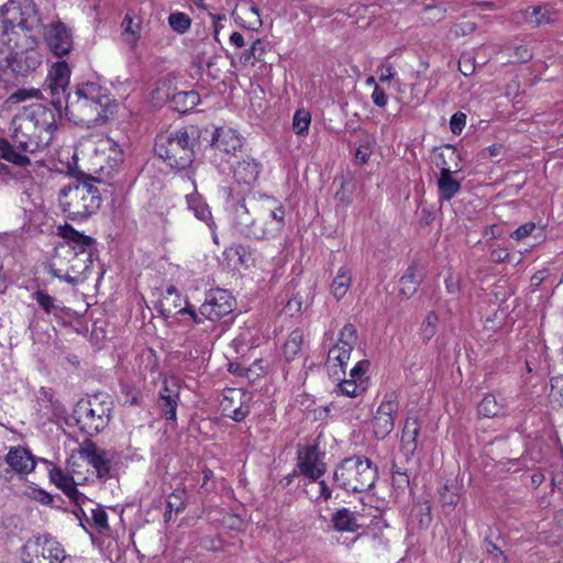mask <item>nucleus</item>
Instances as JSON below:
<instances>
[{
	"label": "nucleus",
	"instance_id": "1",
	"mask_svg": "<svg viewBox=\"0 0 563 563\" xmlns=\"http://www.w3.org/2000/svg\"><path fill=\"white\" fill-rule=\"evenodd\" d=\"M64 241L55 247L49 273L57 279L77 285L92 265V239L69 225L59 228Z\"/></svg>",
	"mask_w": 563,
	"mask_h": 563
},
{
	"label": "nucleus",
	"instance_id": "2",
	"mask_svg": "<svg viewBox=\"0 0 563 563\" xmlns=\"http://www.w3.org/2000/svg\"><path fill=\"white\" fill-rule=\"evenodd\" d=\"M55 108L42 103L23 107L11 122L12 137L18 148L24 153L45 150L57 130Z\"/></svg>",
	"mask_w": 563,
	"mask_h": 563
},
{
	"label": "nucleus",
	"instance_id": "3",
	"mask_svg": "<svg viewBox=\"0 0 563 563\" xmlns=\"http://www.w3.org/2000/svg\"><path fill=\"white\" fill-rule=\"evenodd\" d=\"M115 109L108 90L96 82L79 85L74 95L67 96L65 107L70 121L88 128L107 122Z\"/></svg>",
	"mask_w": 563,
	"mask_h": 563
},
{
	"label": "nucleus",
	"instance_id": "4",
	"mask_svg": "<svg viewBox=\"0 0 563 563\" xmlns=\"http://www.w3.org/2000/svg\"><path fill=\"white\" fill-rule=\"evenodd\" d=\"M195 139L184 129L165 131L155 139V154L172 169L184 170L195 159Z\"/></svg>",
	"mask_w": 563,
	"mask_h": 563
},
{
	"label": "nucleus",
	"instance_id": "5",
	"mask_svg": "<svg viewBox=\"0 0 563 563\" xmlns=\"http://www.w3.org/2000/svg\"><path fill=\"white\" fill-rule=\"evenodd\" d=\"M58 201L69 219L81 220L97 212L101 206V195L92 183L78 181L64 187Z\"/></svg>",
	"mask_w": 563,
	"mask_h": 563
},
{
	"label": "nucleus",
	"instance_id": "6",
	"mask_svg": "<svg viewBox=\"0 0 563 563\" xmlns=\"http://www.w3.org/2000/svg\"><path fill=\"white\" fill-rule=\"evenodd\" d=\"M377 478V468L363 456L344 459L334 470L333 479L346 493L368 490Z\"/></svg>",
	"mask_w": 563,
	"mask_h": 563
},
{
	"label": "nucleus",
	"instance_id": "7",
	"mask_svg": "<svg viewBox=\"0 0 563 563\" xmlns=\"http://www.w3.org/2000/svg\"><path fill=\"white\" fill-rule=\"evenodd\" d=\"M111 402L102 400L99 396L80 399L70 416V420L88 435L101 432L110 421Z\"/></svg>",
	"mask_w": 563,
	"mask_h": 563
},
{
	"label": "nucleus",
	"instance_id": "8",
	"mask_svg": "<svg viewBox=\"0 0 563 563\" xmlns=\"http://www.w3.org/2000/svg\"><path fill=\"white\" fill-rule=\"evenodd\" d=\"M2 32L8 33L15 27L33 31L41 24V16L33 0H9L1 10Z\"/></svg>",
	"mask_w": 563,
	"mask_h": 563
},
{
	"label": "nucleus",
	"instance_id": "9",
	"mask_svg": "<svg viewBox=\"0 0 563 563\" xmlns=\"http://www.w3.org/2000/svg\"><path fill=\"white\" fill-rule=\"evenodd\" d=\"M22 563H62L66 558L60 543L48 534L33 536L21 548Z\"/></svg>",
	"mask_w": 563,
	"mask_h": 563
},
{
	"label": "nucleus",
	"instance_id": "10",
	"mask_svg": "<svg viewBox=\"0 0 563 563\" xmlns=\"http://www.w3.org/2000/svg\"><path fill=\"white\" fill-rule=\"evenodd\" d=\"M255 198L249 200V203H245L243 200L238 205L234 211L233 223L235 229L243 235L253 239H266L276 236V231L279 228L278 220H269L266 223V228H260V223H257V216L252 211V201Z\"/></svg>",
	"mask_w": 563,
	"mask_h": 563
},
{
	"label": "nucleus",
	"instance_id": "11",
	"mask_svg": "<svg viewBox=\"0 0 563 563\" xmlns=\"http://www.w3.org/2000/svg\"><path fill=\"white\" fill-rule=\"evenodd\" d=\"M41 64V55L34 49L15 53L11 59L7 60L5 65L0 66V81L4 86H15L21 77L35 70Z\"/></svg>",
	"mask_w": 563,
	"mask_h": 563
},
{
	"label": "nucleus",
	"instance_id": "12",
	"mask_svg": "<svg viewBox=\"0 0 563 563\" xmlns=\"http://www.w3.org/2000/svg\"><path fill=\"white\" fill-rule=\"evenodd\" d=\"M70 68L64 60L54 63L47 74L44 91L51 96V103L60 111L63 98L70 81Z\"/></svg>",
	"mask_w": 563,
	"mask_h": 563
},
{
	"label": "nucleus",
	"instance_id": "13",
	"mask_svg": "<svg viewBox=\"0 0 563 563\" xmlns=\"http://www.w3.org/2000/svg\"><path fill=\"white\" fill-rule=\"evenodd\" d=\"M43 40L51 53L57 57L67 56L74 45L71 30L57 20L43 26Z\"/></svg>",
	"mask_w": 563,
	"mask_h": 563
},
{
	"label": "nucleus",
	"instance_id": "14",
	"mask_svg": "<svg viewBox=\"0 0 563 563\" xmlns=\"http://www.w3.org/2000/svg\"><path fill=\"white\" fill-rule=\"evenodd\" d=\"M233 308L234 298L225 289H211L207 292L198 316L214 322L230 314Z\"/></svg>",
	"mask_w": 563,
	"mask_h": 563
},
{
	"label": "nucleus",
	"instance_id": "15",
	"mask_svg": "<svg viewBox=\"0 0 563 563\" xmlns=\"http://www.w3.org/2000/svg\"><path fill=\"white\" fill-rule=\"evenodd\" d=\"M356 341V329L351 323L345 324L339 333L336 344L332 346L328 352V367L332 368L339 366L341 369H343L350 360L351 352L353 351Z\"/></svg>",
	"mask_w": 563,
	"mask_h": 563
},
{
	"label": "nucleus",
	"instance_id": "16",
	"mask_svg": "<svg viewBox=\"0 0 563 563\" xmlns=\"http://www.w3.org/2000/svg\"><path fill=\"white\" fill-rule=\"evenodd\" d=\"M252 395L242 389H229L220 401L223 416L236 421H243L251 410Z\"/></svg>",
	"mask_w": 563,
	"mask_h": 563
},
{
	"label": "nucleus",
	"instance_id": "17",
	"mask_svg": "<svg viewBox=\"0 0 563 563\" xmlns=\"http://www.w3.org/2000/svg\"><path fill=\"white\" fill-rule=\"evenodd\" d=\"M398 402L395 394L386 395L373 418V432L376 438L385 439L395 427Z\"/></svg>",
	"mask_w": 563,
	"mask_h": 563
},
{
	"label": "nucleus",
	"instance_id": "18",
	"mask_svg": "<svg viewBox=\"0 0 563 563\" xmlns=\"http://www.w3.org/2000/svg\"><path fill=\"white\" fill-rule=\"evenodd\" d=\"M252 211L257 216V223L260 228H266L269 220H278L279 228L276 235L280 233L285 225V209L283 205L271 196H261L258 199L252 201Z\"/></svg>",
	"mask_w": 563,
	"mask_h": 563
},
{
	"label": "nucleus",
	"instance_id": "19",
	"mask_svg": "<svg viewBox=\"0 0 563 563\" xmlns=\"http://www.w3.org/2000/svg\"><path fill=\"white\" fill-rule=\"evenodd\" d=\"M229 164L234 181L246 188L254 186L262 173V164L250 155L233 157Z\"/></svg>",
	"mask_w": 563,
	"mask_h": 563
},
{
	"label": "nucleus",
	"instance_id": "20",
	"mask_svg": "<svg viewBox=\"0 0 563 563\" xmlns=\"http://www.w3.org/2000/svg\"><path fill=\"white\" fill-rule=\"evenodd\" d=\"M80 459L91 465L99 478L110 476L112 455L90 440H86L78 449Z\"/></svg>",
	"mask_w": 563,
	"mask_h": 563
},
{
	"label": "nucleus",
	"instance_id": "21",
	"mask_svg": "<svg viewBox=\"0 0 563 563\" xmlns=\"http://www.w3.org/2000/svg\"><path fill=\"white\" fill-rule=\"evenodd\" d=\"M297 467L311 482L319 479L327 471L323 454L316 445H307L298 451Z\"/></svg>",
	"mask_w": 563,
	"mask_h": 563
},
{
	"label": "nucleus",
	"instance_id": "22",
	"mask_svg": "<svg viewBox=\"0 0 563 563\" xmlns=\"http://www.w3.org/2000/svg\"><path fill=\"white\" fill-rule=\"evenodd\" d=\"M103 151H109V167L102 166L100 172L107 176L109 184L115 188L122 189L126 185V174L119 170L123 163L124 154L120 145L111 139L103 142Z\"/></svg>",
	"mask_w": 563,
	"mask_h": 563
},
{
	"label": "nucleus",
	"instance_id": "23",
	"mask_svg": "<svg viewBox=\"0 0 563 563\" xmlns=\"http://www.w3.org/2000/svg\"><path fill=\"white\" fill-rule=\"evenodd\" d=\"M183 298L174 286L166 289L162 299L159 300V312L165 318L176 317L177 314H189L191 320L199 324L201 318L195 311V309L187 303L186 307L181 308Z\"/></svg>",
	"mask_w": 563,
	"mask_h": 563
},
{
	"label": "nucleus",
	"instance_id": "24",
	"mask_svg": "<svg viewBox=\"0 0 563 563\" xmlns=\"http://www.w3.org/2000/svg\"><path fill=\"white\" fill-rule=\"evenodd\" d=\"M522 13L527 22L533 27L554 24L559 20V11L551 3L547 2L530 5Z\"/></svg>",
	"mask_w": 563,
	"mask_h": 563
},
{
	"label": "nucleus",
	"instance_id": "25",
	"mask_svg": "<svg viewBox=\"0 0 563 563\" xmlns=\"http://www.w3.org/2000/svg\"><path fill=\"white\" fill-rule=\"evenodd\" d=\"M49 479L73 503L80 505V503L85 499L84 494L77 489L74 477L63 471L60 467H53L49 471Z\"/></svg>",
	"mask_w": 563,
	"mask_h": 563
},
{
	"label": "nucleus",
	"instance_id": "26",
	"mask_svg": "<svg viewBox=\"0 0 563 563\" xmlns=\"http://www.w3.org/2000/svg\"><path fill=\"white\" fill-rule=\"evenodd\" d=\"M212 145L231 154L243 147V137L231 128H218L212 136Z\"/></svg>",
	"mask_w": 563,
	"mask_h": 563
},
{
	"label": "nucleus",
	"instance_id": "27",
	"mask_svg": "<svg viewBox=\"0 0 563 563\" xmlns=\"http://www.w3.org/2000/svg\"><path fill=\"white\" fill-rule=\"evenodd\" d=\"M420 427L416 419H407L402 429L400 451L409 462L418 449Z\"/></svg>",
	"mask_w": 563,
	"mask_h": 563
},
{
	"label": "nucleus",
	"instance_id": "28",
	"mask_svg": "<svg viewBox=\"0 0 563 563\" xmlns=\"http://www.w3.org/2000/svg\"><path fill=\"white\" fill-rule=\"evenodd\" d=\"M360 514L352 511L349 508L336 509L331 518V526L333 530L339 532H355L361 528Z\"/></svg>",
	"mask_w": 563,
	"mask_h": 563
},
{
	"label": "nucleus",
	"instance_id": "29",
	"mask_svg": "<svg viewBox=\"0 0 563 563\" xmlns=\"http://www.w3.org/2000/svg\"><path fill=\"white\" fill-rule=\"evenodd\" d=\"M249 44L250 46L239 57L240 64L246 67L254 66L256 63H266L265 55L268 44L261 38H254L252 34H250Z\"/></svg>",
	"mask_w": 563,
	"mask_h": 563
},
{
	"label": "nucleus",
	"instance_id": "30",
	"mask_svg": "<svg viewBox=\"0 0 563 563\" xmlns=\"http://www.w3.org/2000/svg\"><path fill=\"white\" fill-rule=\"evenodd\" d=\"M506 411L507 400L500 394H488L478 405V413L487 418L504 416Z\"/></svg>",
	"mask_w": 563,
	"mask_h": 563
},
{
	"label": "nucleus",
	"instance_id": "31",
	"mask_svg": "<svg viewBox=\"0 0 563 563\" xmlns=\"http://www.w3.org/2000/svg\"><path fill=\"white\" fill-rule=\"evenodd\" d=\"M7 463L15 471L30 473L35 467V461L31 453L21 446L13 448L7 455Z\"/></svg>",
	"mask_w": 563,
	"mask_h": 563
},
{
	"label": "nucleus",
	"instance_id": "32",
	"mask_svg": "<svg viewBox=\"0 0 563 563\" xmlns=\"http://www.w3.org/2000/svg\"><path fill=\"white\" fill-rule=\"evenodd\" d=\"M460 190L461 184L453 177V172L450 167L443 166L438 179L440 199L450 201Z\"/></svg>",
	"mask_w": 563,
	"mask_h": 563
},
{
	"label": "nucleus",
	"instance_id": "33",
	"mask_svg": "<svg viewBox=\"0 0 563 563\" xmlns=\"http://www.w3.org/2000/svg\"><path fill=\"white\" fill-rule=\"evenodd\" d=\"M186 201L188 209L194 212L198 220L205 222L211 230L216 228L210 208L198 192L188 194Z\"/></svg>",
	"mask_w": 563,
	"mask_h": 563
},
{
	"label": "nucleus",
	"instance_id": "34",
	"mask_svg": "<svg viewBox=\"0 0 563 563\" xmlns=\"http://www.w3.org/2000/svg\"><path fill=\"white\" fill-rule=\"evenodd\" d=\"M417 265L409 266L402 277L399 279V292L406 298L411 297L418 289L422 273Z\"/></svg>",
	"mask_w": 563,
	"mask_h": 563
},
{
	"label": "nucleus",
	"instance_id": "35",
	"mask_svg": "<svg viewBox=\"0 0 563 563\" xmlns=\"http://www.w3.org/2000/svg\"><path fill=\"white\" fill-rule=\"evenodd\" d=\"M352 283V271L346 266L339 268L333 282L331 284L332 295L336 299L343 298L350 289Z\"/></svg>",
	"mask_w": 563,
	"mask_h": 563
},
{
	"label": "nucleus",
	"instance_id": "36",
	"mask_svg": "<svg viewBox=\"0 0 563 563\" xmlns=\"http://www.w3.org/2000/svg\"><path fill=\"white\" fill-rule=\"evenodd\" d=\"M305 335L301 329H295L288 336L287 341L283 346V355L287 362L296 358L303 344Z\"/></svg>",
	"mask_w": 563,
	"mask_h": 563
},
{
	"label": "nucleus",
	"instance_id": "37",
	"mask_svg": "<svg viewBox=\"0 0 563 563\" xmlns=\"http://www.w3.org/2000/svg\"><path fill=\"white\" fill-rule=\"evenodd\" d=\"M187 492L184 487H177L168 496L166 500L167 511L165 519L168 521L172 519V512L179 514L186 507Z\"/></svg>",
	"mask_w": 563,
	"mask_h": 563
},
{
	"label": "nucleus",
	"instance_id": "38",
	"mask_svg": "<svg viewBox=\"0 0 563 563\" xmlns=\"http://www.w3.org/2000/svg\"><path fill=\"white\" fill-rule=\"evenodd\" d=\"M15 146L18 147L16 144L12 145L7 140H0V157L18 166L29 165L30 158L16 151Z\"/></svg>",
	"mask_w": 563,
	"mask_h": 563
},
{
	"label": "nucleus",
	"instance_id": "39",
	"mask_svg": "<svg viewBox=\"0 0 563 563\" xmlns=\"http://www.w3.org/2000/svg\"><path fill=\"white\" fill-rule=\"evenodd\" d=\"M121 26L123 29V35L125 43L131 47L134 48L139 42V38L141 36V25L137 22H134L132 15L130 13H126Z\"/></svg>",
	"mask_w": 563,
	"mask_h": 563
},
{
	"label": "nucleus",
	"instance_id": "40",
	"mask_svg": "<svg viewBox=\"0 0 563 563\" xmlns=\"http://www.w3.org/2000/svg\"><path fill=\"white\" fill-rule=\"evenodd\" d=\"M173 101L179 111L187 112L199 103L200 97L199 93L194 90L179 91L173 95Z\"/></svg>",
	"mask_w": 563,
	"mask_h": 563
},
{
	"label": "nucleus",
	"instance_id": "41",
	"mask_svg": "<svg viewBox=\"0 0 563 563\" xmlns=\"http://www.w3.org/2000/svg\"><path fill=\"white\" fill-rule=\"evenodd\" d=\"M179 396L177 394H173L169 396L158 397L157 406L161 411V415L165 417L167 420L175 421L176 412L178 407Z\"/></svg>",
	"mask_w": 563,
	"mask_h": 563
},
{
	"label": "nucleus",
	"instance_id": "42",
	"mask_svg": "<svg viewBox=\"0 0 563 563\" xmlns=\"http://www.w3.org/2000/svg\"><path fill=\"white\" fill-rule=\"evenodd\" d=\"M311 123V114L306 109H298L292 118V130L298 135H306Z\"/></svg>",
	"mask_w": 563,
	"mask_h": 563
},
{
	"label": "nucleus",
	"instance_id": "43",
	"mask_svg": "<svg viewBox=\"0 0 563 563\" xmlns=\"http://www.w3.org/2000/svg\"><path fill=\"white\" fill-rule=\"evenodd\" d=\"M374 143V137L367 134L360 140V144L354 154L357 163L366 164L368 162L373 152Z\"/></svg>",
	"mask_w": 563,
	"mask_h": 563
},
{
	"label": "nucleus",
	"instance_id": "44",
	"mask_svg": "<svg viewBox=\"0 0 563 563\" xmlns=\"http://www.w3.org/2000/svg\"><path fill=\"white\" fill-rule=\"evenodd\" d=\"M33 297L46 313H53L57 316L58 312L63 310L62 307H59V305L56 303L54 297L42 290L35 291L33 294Z\"/></svg>",
	"mask_w": 563,
	"mask_h": 563
},
{
	"label": "nucleus",
	"instance_id": "45",
	"mask_svg": "<svg viewBox=\"0 0 563 563\" xmlns=\"http://www.w3.org/2000/svg\"><path fill=\"white\" fill-rule=\"evenodd\" d=\"M338 388L342 395L347 397H357L366 390V384L364 382H357L354 379H343Z\"/></svg>",
	"mask_w": 563,
	"mask_h": 563
},
{
	"label": "nucleus",
	"instance_id": "46",
	"mask_svg": "<svg viewBox=\"0 0 563 563\" xmlns=\"http://www.w3.org/2000/svg\"><path fill=\"white\" fill-rule=\"evenodd\" d=\"M168 23L175 32L184 34L189 30L191 20L189 15L184 12H174L169 14Z\"/></svg>",
	"mask_w": 563,
	"mask_h": 563
},
{
	"label": "nucleus",
	"instance_id": "47",
	"mask_svg": "<svg viewBox=\"0 0 563 563\" xmlns=\"http://www.w3.org/2000/svg\"><path fill=\"white\" fill-rule=\"evenodd\" d=\"M439 318L435 312L430 311L423 320L420 329V335L424 342L430 341L437 333Z\"/></svg>",
	"mask_w": 563,
	"mask_h": 563
},
{
	"label": "nucleus",
	"instance_id": "48",
	"mask_svg": "<svg viewBox=\"0 0 563 563\" xmlns=\"http://www.w3.org/2000/svg\"><path fill=\"white\" fill-rule=\"evenodd\" d=\"M91 520L93 526L99 530V532H103L109 529L108 515L104 509L100 507L92 509Z\"/></svg>",
	"mask_w": 563,
	"mask_h": 563
},
{
	"label": "nucleus",
	"instance_id": "49",
	"mask_svg": "<svg viewBox=\"0 0 563 563\" xmlns=\"http://www.w3.org/2000/svg\"><path fill=\"white\" fill-rule=\"evenodd\" d=\"M484 550L489 554L495 563H505L506 556L503 551L489 539L484 540Z\"/></svg>",
	"mask_w": 563,
	"mask_h": 563
},
{
	"label": "nucleus",
	"instance_id": "50",
	"mask_svg": "<svg viewBox=\"0 0 563 563\" xmlns=\"http://www.w3.org/2000/svg\"><path fill=\"white\" fill-rule=\"evenodd\" d=\"M311 484L316 485L317 487V493L314 496H312V499L314 501H319L321 499L323 500H328L332 497V490L331 488L328 486L327 482L321 479V481H316V482H311Z\"/></svg>",
	"mask_w": 563,
	"mask_h": 563
},
{
	"label": "nucleus",
	"instance_id": "51",
	"mask_svg": "<svg viewBox=\"0 0 563 563\" xmlns=\"http://www.w3.org/2000/svg\"><path fill=\"white\" fill-rule=\"evenodd\" d=\"M550 396L552 399L560 401V406L563 408V376L551 379Z\"/></svg>",
	"mask_w": 563,
	"mask_h": 563
},
{
	"label": "nucleus",
	"instance_id": "52",
	"mask_svg": "<svg viewBox=\"0 0 563 563\" xmlns=\"http://www.w3.org/2000/svg\"><path fill=\"white\" fill-rule=\"evenodd\" d=\"M475 29H476L475 23H473L471 21H465V22L454 24L451 27L450 33H452L455 37L465 36V35L473 33L475 31Z\"/></svg>",
	"mask_w": 563,
	"mask_h": 563
},
{
	"label": "nucleus",
	"instance_id": "53",
	"mask_svg": "<svg viewBox=\"0 0 563 563\" xmlns=\"http://www.w3.org/2000/svg\"><path fill=\"white\" fill-rule=\"evenodd\" d=\"M38 92L40 91L34 88H32V89L21 88V89L15 90L9 97V100L18 103V102L25 101L27 99H32V98L36 97L38 95Z\"/></svg>",
	"mask_w": 563,
	"mask_h": 563
},
{
	"label": "nucleus",
	"instance_id": "54",
	"mask_svg": "<svg viewBox=\"0 0 563 563\" xmlns=\"http://www.w3.org/2000/svg\"><path fill=\"white\" fill-rule=\"evenodd\" d=\"M369 366L367 361H360L350 372V378L357 382H364L366 384V371Z\"/></svg>",
	"mask_w": 563,
	"mask_h": 563
},
{
	"label": "nucleus",
	"instance_id": "55",
	"mask_svg": "<svg viewBox=\"0 0 563 563\" xmlns=\"http://www.w3.org/2000/svg\"><path fill=\"white\" fill-rule=\"evenodd\" d=\"M475 60L474 57L470 55H462L459 60V70L465 76H471L475 71Z\"/></svg>",
	"mask_w": 563,
	"mask_h": 563
},
{
	"label": "nucleus",
	"instance_id": "56",
	"mask_svg": "<svg viewBox=\"0 0 563 563\" xmlns=\"http://www.w3.org/2000/svg\"><path fill=\"white\" fill-rule=\"evenodd\" d=\"M466 124V114L463 112H455L450 120V128L452 133L459 135Z\"/></svg>",
	"mask_w": 563,
	"mask_h": 563
},
{
	"label": "nucleus",
	"instance_id": "57",
	"mask_svg": "<svg viewBox=\"0 0 563 563\" xmlns=\"http://www.w3.org/2000/svg\"><path fill=\"white\" fill-rule=\"evenodd\" d=\"M536 230V224L533 222H526L525 224L517 228L510 236L516 241H521L527 236L531 235Z\"/></svg>",
	"mask_w": 563,
	"mask_h": 563
},
{
	"label": "nucleus",
	"instance_id": "58",
	"mask_svg": "<svg viewBox=\"0 0 563 563\" xmlns=\"http://www.w3.org/2000/svg\"><path fill=\"white\" fill-rule=\"evenodd\" d=\"M173 394H177V396H179V385H178L177 379H175V378L164 379L163 386L158 393V397L169 396Z\"/></svg>",
	"mask_w": 563,
	"mask_h": 563
},
{
	"label": "nucleus",
	"instance_id": "59",
	"mask_svg": "<svg viewBox=\"0 0 563 563\" xmlns=\"http://www.w3.org/2000/svg\"><path fill=\"white\" fill-rule=\"evenodd\" d=\"M393 481L398 487H406L409 485V475L407 471H401L396 464L393 466Z\"/></svg>",
	"mask_w": 563,
	"mask_h": 563
},
{
	"label": "nucleus",
	"instance_id": "60",
	"mask_svg": "<svg viewBox=\"0 0 563 563\" xmlns=\"http://www.w3.org/2000/svg\"><path fill=\"white\" fill-rule=\"evenodd\" d=\"M302 300L298 296H294L287 300V303L285 305V312L289 314L290 317L295 316L296 313H299L301 311Z\"/></svg>",
	"mask_w": 563,
	"mask_h": 563
},
{
	"label": "nucleus",
	"instance_id": "61",
	"mask_svg": "<svg viewBox=\"0 0 563 563\" xmlns=\"http://www.w3.org/2000/svg\"><path fill=\"white\" fill-rule=\"evenodd\" d=\"M444 283L449 294L455 295L460 291V278L456 274L449 272Z\"/></svg>",
	"mask_w": 563,
	"mask_h": 563
},
{
	"label": "nucleus",
	"instance_id": "62",
	"mask_svg": "<svg viewBox=\"0 0 563 563\" xmlns=\"http://www.w3.org/2000/svg\"><path fill=\"white\" fill-rule=\"evenodd\" d=\"M427 15V19L429 21H440L444 18L445 9L439 7V5H431L428 4L424 8Z\"/></svg>",
	"mask_w": 563,
	"mask_h": 563
},
{
	"label": "nucleus",
	"instance_id": "63",
	"mask_svg": "<svg viewBox=\"0 0 563 563\" xmlns=\"http://www.w3.org/2000/svg\"><path fill=\"white\" fill-rule=\"evenodd\" d=\"M515 59L519 63H527L532 58V52L527 45H519L514 51Z\"/></svg>",
	"mask_w": 563,
	"mask_h": 563
},
{
	"label": "nucleus",
	"instance_id": "64",
	"mask_svg": "<svg viewBox=\"0 0 563 563\" xmlns=\"http://www.w3.org/2000/svg\"><path fill=\"white\" fill-rule=\"evenodd\" d=\"M372 100L375 106L385 107L387 104L388 97L379 86L375 85L372 92Z\"/></svg>",
	"mask_w": 563,
	"mask_h": 563
}]
</instances>
